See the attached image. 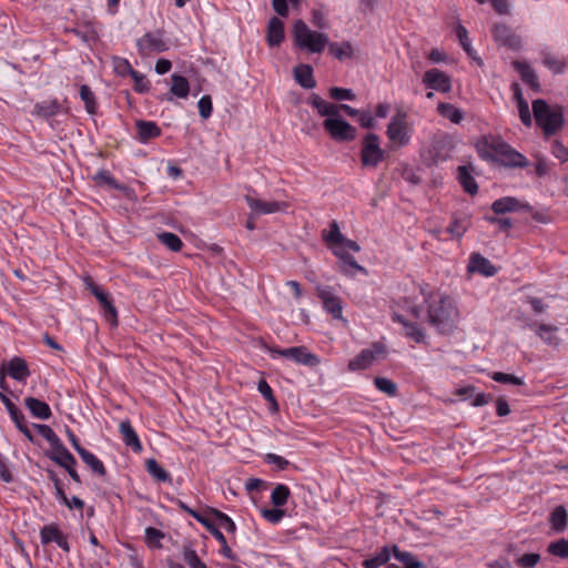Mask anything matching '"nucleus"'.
Listing matches in <instances>:
<instances>
[{
	"label": "nucleus",
	"instance_id": "423d86ee",
	"mask_svg": "<svg viewBox=\"0 0 568 568\" xmlns=\"http://www.w3.org/2000/svg\"><path fill=\"white\" fill-rule=\"evenodd\" d=\"M385 158V151L379 145V138L375 133L365 135L362 142L361 161L363 166L376 168Z\"/></svg>",
	"mask_w": 568,
	"mask_h": 568
},
{
	"label": "nucleus",
	"instance_id": "774afa93",
	"mask_svg": "<svg viewBox=\"0 0 568 568\" xmlns=\"http://www.w3.org/2000/svg\"><path fill=\"white\" fill-rule=\"evenodd\" d=\"M400 306L408 311L409 314L414 317V318H419L420 316V310L419 307L413 302L410 301L409 297H404L402 301H400Z\"/></svg>",
	"mask_w": 568,
	"mask_h": 568
},
{
	"label": "nucleus",
	"instance_id": "603ef678",
	"mask_svg": "<svg viewBox=\"0 0 568 568\" xmlns=\"http://www.w3.org/2000/svg\"><path fill=\"white\" fill-rule=\"evenodd\" d=\"M87 286L91 291V293L97 297L102 308L112 302L109 294L102 291L92 281H88Z\"/></svg>",
	"mask_w": 568,
	"mask_h": 568
},
{
	"label": "nucleus",
	"instance_id": "ea45409f",
	"mask_svg": "<svg viewBox=\"0 0 568 568\" xmlns=\"http://www.w3.org/2000/svg\"><path fill=\"white\" fill-rule=\"evenodd\" d=\"M550 523L552 529L556 531H562L567 523V511L564 506H558L554 509L550 516Z\"/></svg>",
	"mask_w": 568,
	"mask_h": 568
},
{
	"label": "nucleus",
	"instance_id": "58836bf2",
	"mask_svg": "<svg viewBox=\"0 0 568 568\" xmlns=\"http://www.w3.org/2000/svg\"><path fill=\"white\" fill-rule=\"evenodd\" d=\"M60 110V104L57 101H44L34 105L33 113L43 118H49L57 114Z\"/></svg>",
	"mask_w": 568,
	"mask_h": 568
},
{
	"label": "nucleus",
	"instance_id": "bf43d9fd",
	"mask_svg": "<svg viewBox=\"0 0 568 568\" xmlns=\"http://www.w3.org/2000/svg\"><path fill=\"white\" fill-rule=\"evenodd\" d=\"M197 106L199 113L203 119H209L211 116L213 106L210 95L202 97L197 102Z\"/></svg>",
	"mask_w": 568,
	"mask_h": 568
},
{
	"label": "nucleus",
	"instance_id": "e433bc0d",
	"mask_svg": "<svg viewBox=\"0 0 568 568\" xmlns=\"http://www.w3.org/2000/svg\"><path fill=\"white\" fill-rule=\"evenodd\" d=\"M390 552H393L390 548L383 547L376 556L365 559L363 562V567L364 568H378V567L387 564L390 558Z\"/></svg>",
	"mask_w": 568,
	"mask_h": 568
},
{
	"label": "nucleus",
	"instance_id": "864d4df0",
	"mask_svg": "<svg viewBox=\"0 0 568 568\" xmlns=\"http://www.w3.org/2000/svg\"><path fill=\"white\" fill-rule=\"evenodd\" d=\"M331 230L327 234L324 235V240L334 245H338L344 241V236L339 231V226L336 221H333L329 225Z\"/></svg>",
	"mask_w": 568,
	"mask_h": 568
},
{
	"label": "nucleus",
	"instance_id": "a18cd8bd",
	"mask_svg": "<svg viewBox=\"0 0 568 568\" xmlns=\"http://www.w3.org/2000/svg\"><path fill=\"white\" fill-rule=\"evenodd\" d=\"M547 551L556 557L567 559L568 558V540L561 538L557 541H552L548 545Z\"/></svg>",
	"mask_w": 568,
	"mask_h": 568
},
{
	"label": "nucleus",
	"instance_id": "2f4dec72",
	"mask_svg": "<svg viewBox=\"0 0 568 568\" xmlns=\"http://www.w3.org/2000/svg\"><path fill=\"white\" fill-rule=\"evenodd\" d=\"M437 111L443 118L456 124L460 123L464 119L463 111L450 103H439Z\"/></svg>",
	"mask_w": 568,
	"mask_h": 568
},
{
	"label": "nucleus",
	"instance_id": "de8ad7c7",
	"mask_svg": "<svg viewBox=\"0 0 568 568\" xmlns=\"http://www.w3.org/2000/svg\"><path fill=\"white\" fill-rule=\"evenodd\" d=\"M376 388L389 396H394L397 390L396 384L386 377H376L374 379Z\"/></svg>",
	"mask_w": 568,
	"mask_h": 568
},
{
	"label": "nucleus",
	"instance_id": "c03bdc74",
	"mask_svg": "<svg viewBox=\"0 0 568 568\" xmlns=\"http://www.w3.org/2000/svg\"><path fill=\"white\" fill-rule=\"evenodd\" d=\"M82 41L90 43L98 39V32L92 23H87L72 30Z\"/></svg>",
	"mask_w": 568,
	"mask_h": 568
},
{
	"label": "nucleus",
	"instance_id": "f257e3e1",
	"mask_svg": "<svg viewBox=\"0 0 568 568\" xmlns=\"http://www.w3.org/2000/svg\"><path fill=\"white\" fill-rule=\"evenodd\" d=\"M419 292L428 305L429 324L442 334L452 333L459 318L455 301L448 295L434 292L428 284L419 285Z\"/></svg>",
	"mask_w": 568,
	"mask_h": 568
},
{
	"label": "nucleus",
	"instance_id": "a211bd4d",
	"mask_svg": "<svg viewBox=\"0 0 568 568\" xmlns=\"http://www.w3.org/2000/svg\"><path fill=\"white\" fill-rule=\"evenodd\" d=\"M40 537L44 545L54 541L64 551L70 550L67 536L54 525L44 526L40 531Z\"/></svg>",
	"mask_w": 568,
	"mask_h": 568
},
{
	"label": "nucleus",
	"instance_id": "aec40b11",
	"mask_svg": "<svg viewBox=\"0 0 568 568\" xmlns=\"http://www.w3.org/2000/svg\"><path fill=\"white\" fill-rule=\"evenodd\" d=\"M119 430L126 446L131 447L135 453H140L142 450L139 436L132 427L130 420H122L120 423Z\"/></svg>",
	"mask_w": 568,
	"mask_h": 568
},
{
	"label": "nucleus",
	"instance_id": "9d476101",
	"mask_svg": "<svg viewBox=\"0 0 568 568\" xmlns=\"http://www.w3.org/2000/svg\"><path fill=\"white\" fill-rule=\"evenodd\" d=\"M316 292L325 311L331 313L334 318L343 320L342 301L334 294L333 288L331 286L318 285Z\"/></svg>",
	"mask_w": 568,
	"mask_h": 568
},
{
	"label": "nucleus",
	"instance_id": "1a4fd4ad",
	"mask_svg": "<svg viewBox=\"0 0 568 568\" xmlns=\"http://www.w3.org/2000/svg\"><path fill=\"white\" fill-rule=\"evenodd\" d=\"M504 143L498 136L485 135L477 141L476 149L481 159L496 162Z\"/></svg>",
	"mask_w": 568,
	"mask_h": 568
},
{
	"label": "nucleus",
	"instance_id": "052dcab7",
	"mask_svg": "<svg viewBox=\"0 0 568 568\" xmlns=\"http://www.w3.org/2000/svg\"><path fill=\"white\" fill-rule=\"evenodd\" d=\"M11 419L14 422L17 428L29 439L33 440L31 430L29 429L26 418L23 414L19 410L17 412V417H11Z\"/></svg>",
	"mask_w": 568,
	"mask_h": 568
},
{
	"label": "nucleus",
	"instance_id": "c9c22d12",
	"mask_svg": "<svg viewBox=\"0 0 568 568\" xmlns=\"http://www.w3.org/2000/svg\"><path fill=\"white\" fill-rule=\"evenodd\" d=\"M79 455L82 458V460L92 469L93 473L100 476L105 475L106 471L104 465L95 455H93L87 449L82 450Z\"/></svg>",
	"mask_w": 568,
	"mask_h": 568
},
{
	"label": "nucleus",
	"instance_id": "f704fd0d",
	"mask_svg": "<svg viewBox=\"0 0 568 568\" xmlns=\"http://www.w3.org/2000/svg\"><path fill=\"white\" fill-rule=\"evenodd\" d=\"M146 470L149 474L159 481L171 483L172 478L170 474L163 469L155 459L150 458L145 463Z\"/></svg>",
	"mask_w": 568,
	"mask_h": 568
},
{
	"label": "nucleus",
	"instance_id": "37998d69",
	"mask_svg": "<svg viewBox=\"0 0 568 568\" xmlns=\"http://www.w3.org/2000/svg\"><path fill=\"white\" fill-rule=\"evenodd\" d=\"M456 33H457V37L459 39L460 45L466 51V53L470 58L477 60L479 64H481L480 59H477L475 57V50L470 45L469 38H468V32H467L466 28L464 26H462V24H458L457 28H456Z\"/></svg>",
	"mask_w": 568,
	"mask_h": 568
},
{
	"label": "nucleus",
	"instance_id": "e2e57ef3",
	"mask_svg": "<svg viewBox=\"0 0 568 568\" xmlns=\"http://www.w3.org/2000/svg\"><path fill=\"white\" fill-rule=\"evenodd\" d=\"M467 230L466 223L455 220L447 229V232L456 239H460Z\"/></svg>",
	"mask_w": 568,
	"mask_h": 568
},
{
	"label": "nucleus",
	"instance_id": "3c124183",
	"mask_svg": "<svg viewBox=\"0 0 568 568\" xmlns=\"http://www.w3.org/2000/svg\"><path fill=\"white\" fill-rule=\"evenodd\" d=\"M329 97L335 101L355 100L356 95L351 89L333 87L329 89Z\"/></svg>",
	"mask_w": 568,
	"mask_h": 568
},
{
	"label": "nucleus",
	"instance_id": "6e6d98bb",
	"mask_svg": "<svg viewBox=\"0 0 568 568\" xmlns=\"http://www.w3.org/2000/svg\"><path fill=\"white\" fill-rule=\"evenodd\" d=\"M261 514L263 518H265L271 524H278L285 516V511L280 509V507L272 509L264 508L261 510Z\"/></svg>",
	"mask_w": 568,
	"mask_h": 568
},
{
	"label": "nucleus",
	"instance_id": "49530a36",
	"mask_svg": "<svg viewBox=\"0 0 568 568\" xmlns=\"http://www.w3.org/2000/svg\"><path fill=\"white\" fill-rule=\"evenodd\" d=\"M112 67L116 74L121 77L131 75L134 69L131 67L129 61L124 58L114 57L112 59Z\"/></svg>",
	"mask_w": 568,
	"mask_h": 568
},
{
	"label": "nucleus",
	"instance_id": "a878e982",
	"mask_svg": "<svg viewBox=\"0 0 568 568\" xmlns=\"http://www.w3.org/2000/svg\"><path fill=\"white\" fill-rule=\"evenodd\" d=\"M524 207V205L516 197L505 196L493 202L491 210L496 214H505L507 212H515Z\"/></svg>",
	"mask_w": 568,
	"mask_h": 568
},
{
	"label": "nucleus",
	"instance_id": "39448f33",
	"mask_svg": "<svg viewBox=\"0 0 568 568\" xmlns=\"http://www.w3.org/2000/svg\"><path fill=\"white\" fill-rule=\"evenodd\" d=\"M410 126L407 121V112L399 109L392 116L387 130L386 135L394 144L398 146H404L408 144L410 140Z\"/></svg>",
	"mask_w": 568,
	"mask_h": 568
},
{
	"label": "nucleus",
	"instance_id": "6ab92c4d",
	"mask_svg": "<svg viewBox=\"0 0 568 568\" xmlns=\"http://www.w3.org/2000/svg\"><path fill=\"white\" fill-rule=\"evenodd\" d=\"M513 65L525 83H527L535 92L540 91V83L538 77L534 69L527 62L514 61Z\"/></svg>",
	"mask_w": 568,
	"mask_h": 568
},
{
	"label": "nucleus",
	"instance_id": "2eb2a0df",
	"mask_svg": "<svg viewBox=\"0 0 568 568\" xmlns=\"http://www.w3.org/2000/svg\"><path fill=\"white\" fill-rule=\"evenodd\" d=\"M493 36L497 42L510 49L520 48V38L517 34H515L508 26L504 23H497L494 26Z\"/></svg>",
	"mask_w": 568,
	"mask_h": 568
},
{
	"label": "nucleus",
	"instance_id": "dca6fc26",
	"mask_svg": "<svg viewBox=\"0 0 568 568\" xmlns=\"http://www.w3.org/2000/svg\"><path fill=\"white\" fill-rule=\"evenodd\" d=\"M467 270L469 273H478L486 277L494 276L497 273V268L490 261L479 253H473L470 255Z\"/></svg>",
	"mask_w": 568,
	"mask_h": 568
},
{
	"label": "nucleus",
	"instance_id": "f3484780",
	"mask_svg": "<svg viewBox=\"0 0 568 568\" xmlns=\"http://www.w3.org/2000/svg\"><path fill=\"white\" fill-rule=\"evenodd\" d=\"M2 368L18 382H23L30 376L28 364L21 357L11 358L7 364H2Z\"/></svg>",
	"mask_w": 568,
	"mask_h": 568
},
{
	"label": "nucleus",
	"instance_id": "0eeeda50",
	"mask_svg": "<svg viewBox=\"0 0 568 568\" xmlns=\"http://www.w3.org/2000/svg\"><path fill=\"white\" fill-rule=\"evenodd\" d=\"M386 354V347L382 343H374L371 347L361 351V353L355 356L348 363V368L351 371H361L368 368L376 359L383 358Z\"/></svg>",
	"mask_w": 568,
	"mask_h": 568
},
{
	"label": "nucleus",
	"instance_id": "4be33fe9",
	"mask_svg": "<svg viewBox=\"0 0 568 568\" xmlns=\"http://www.w3.org/2000/svg\"><path fill=\"white\" fill-rule=\"evenodd\" d=\"M294 78L296 82L305 89H313L316 85V81L313 77V68L310 64L295 67Z\"/></svg>",
	"mask_w": 568,
	"mask_h": 568
},
{
	"label": "nucleus",
	"instance_id": "a19ab883",
	"mask_svg": "<svg viewBox=\"0 0 568 568\" xmlns=\"http://www.w3.org/2000/svg\"><path fill=\"white\" fill-rule=\"evenodd\" d=\"M158 239L163 245L173 252H179L183 246L181 239L174 233L162 232L158 234Z\"/></svg>",
	"mask_w": 568,
	"mask_h": 568
},
{
	"label": "nucleus",
	"instance_id": "c756f323",
	"mask_svg": "<svg viewBox=\"0 0 568 568\" xmlns=\"http://www.w3.org/2000/svg\"><path fill=\"white\" fill-rule=\"evenodd\" d=\"M530 327L535 331V333L548 345H558V338L556 337L557 327L547 324H534Z\"/></svg>",
	"mask_w": 568,
	"mask_h": 568
},
{
	"label": "nucleus",
	"instance_id": "4468645a",
	"mask_svg": "<svg viewBox=\"0 0 568 568\" xmlns=\"http://www.w3.org/2000/svg\"><path fill=\"white\" fill-rule=\"evenodd\" d=\"M280 355L291 358L296 363L308 365V366H317L320 364V359L316 355L310 353L305 347H290L277 352Z\"/></svg>",
	"mask_w": 568,
	"mask_h": 568
},
{
	"label": "nucleus",
	"instance_id": "4c0bfd02",
	"mask_svg": "<svg viewBox=\"0 0 568 568\" xmlns=\"http://www.w3.org/2000/svg\"><path fill=\"white\" fill-rule=\"evenodd\" d=\"M290 495V488L286 485L278 484L272 490L271 501L275 507H282L287 503Z\"/></svg>",
	"mask_w": 568,
	"mask_h": 568
},
{
	"label": "nucleus",
	"instance_id": "9b49d317",
	"mask_svg": "<svg viewBox=\"0 0 568 568\" xmlns=\"http://www.w3.org/2000/svg\"><path fill=\"white\" fill-rule=\"evenodd\" d=\"M423 83L428 89L442 93H448L452 90L450 77L437 68L429 69L424 73Z\"/></svg>",
	"mask_w": 568,
	"mask_h": 568
},
{
	"label": "nucleus",
	"instance_id": "f8f14e48",
	"mask_svg": "<svg viewBox=\"0 0 568 568\" xmlns=\"http://www.w3.org/2000/svg\"><path fill=\"white\" fill-rule=\"evenodd\" d=\"M136 45L142 55L160 53L168 50V45L160 33H145L138 40Z\"/></svg>",
	"mask_w": 568,
	"mask_h": 568
},
{
	"label": "nucleus",
	"instance_id": "6e6552de",
	"mask_svg": "<svg viewBox=\"0 0 568 568\" xmlns=\"http://www.w3.org/2000/svg\"><path fill=\"white\" fill-rule=\"evenodd\" d=\"M245 202L251 210V217H258L264 214L285 212L288 203L283 201H265L252 195H245Z\"/></svg>",
	"mask_w": 568,
	"mask_h": 568
},
{
	"label": "nucleus",
	"instance_id": "09e8293b",
	"mask_svg": "<svg viewBox=\"0 0 568 568\" xmlns=\"http://www.w3.org/2000/svg\"><path fill=\"white\" fill-rule=\"evenodd\" d=\"M211 514L219 520L220 525L227 531V532H235L236 526L234 521L224 513L211 508Z\"/></svg>",
	"mask_w": 568,
	"mask_h": 568
},
{
	"label": "nucleus",
	"instance_id": "5701e85b",
	"mask_svg": "<svg viewBox=\"0 0 568 568\" xmlns=\"http://www.w3.org/2000/svg\"><path fill=\"white\" fill-rule=\"evenodd\" d=\"M393 320L403 324L406 336H408L416 343H422L425 339L424 329L418 324L407 322L402 314H398L396 312L393 315Z\"/></svg>",
	"mask_w": 568,
	"mask_h": 568
},
{
	"label": "nucleus",
	"instance_id": "7ed1b4c3",
	"mask_svg": "<svg viewBox=\"0 0 568 568\" xmlns=\"http://www.w3.org/2000/svg\"><path fill=\"white\" fill-rule=\"evenodd\" d=\"M534 118L546 135H552L564 124V110L559 105L551 106L545 100L532 101Z\"/></svg>",
	"mask_w": 568,
	"mask_h": 568
},
{
	"label": "nucleus",
	"instance_id": "4d7b16f0",
	"mask_svg": "<svg viewBox=\"0 0 568 568\" xmlns=\"http://www.w3.org/2000/svg\"><path fill=\"white\" fill-rule=\"evenodd\" d=\"M183 559L191 568H209L193 549H185Z\"/></svg>",
	"mask_w": 568,
	"mask_h": 568
},
{
	"label": "nucleus",
	"instance_id": "f03ea898",
	"mask_svg": "<svg viewBox=\"0 0 568 568\" xmlns=\"http://www.w3.org/2000/svg\"><path fill=\"white\" fill-rule=\"evenodd\" d=\"M307 103L315 109L321 116H325L324 130L337 142H351L356 138V129L336 113L335 103L327 102L318 94L313 93Z\"/></svg>",
	"mask_w": 568,
	"mask_h": 568
},
{
	"label": "nucleus",
	"instance_id": "bb28decb",
	"mask_svg": "<svg viewBox=\"0 0 568 568\" xmlns=\"http://www.w3.org/2000/svg\"><path fill=\"white\" fill-rule=\"evenodd\" d=\"M51 460L60 466H67V464H77L73 455L63 446L60 442L58 445L52 446V452L49 454Z\"/></svg>",
	"mask_w": 568,
	"mask_h": 568
},
{
	"label": "nucleus",
	"instance_id": "680f3d73",
	"mask_svg": "<svg viewBox=\"0 0 568 568\" xmlns=\"http://www.w3.org/2000/svg\"><path fill=\"white\" fill-rule=\"evenodd\" d=\"M133 81H134V89L135 91L140 93H144L149 90V81L145 79V77L138 71L134 70L131 74Z\"/></svg>",
	"mask_w": 568,
	"mask_h": 568
},
{
	"label": "nucleus",
	"instance_id": "c85d7f7f",
	"mask_svg": "<svg viewBox=\"0 0 568 568\" xmlns=\"http://www.w3.org/2000/svg\"><path fill=\"white\" fill-rule=\"evenodd\" d=\"M139 139L142 142H146L153 138H156L161 134V129L156 125V123L151 121H138L136 122Z\"/></svg>",
	"mask_w": 568,
	"mask_h": 568
},
{
	"label": "nucleus",
	"instance_id": "7c9ffc66",
	"mask_svg": "<svg viewBox=\"0 0 568 568\" xmlns=\"http://www.w3.org/2000/svg\"><path fill=\"white\" fill-rule=\"evenodd\" d=\"M394 557L400 561L404 568H425V565L419 561L413 554L408 551H402L397 546L392 547Z\"/></svg>",
	"mask_w": 568,
	"mask_h": 568
},
{
	"label": "nucleus",
	"instance_id": "cd10ccee",
	"mask_svg": "<svg viewBox=\"0 0 568 568\" xmlns=\"http://www.w3.org/2000/svg\"><path fill=\"white\" fill-rule=\"evenodd\" d=\"M334 253L341 258L342 271L345 274L354 275V271H365V268L361 266L349 253L345 252L343 247L336 248Z\"/></svg>",
	"mask_w": 568,
	"mask_h": 568
},
{
	"label": "nucleus",
	"instance_id": "20e7f679",
	"mask_svg": "<svg viewBox=\"0 0 568 568\" xmlns=\"http://www.w3.org/2000/svg\"><path fill=\"white\" fill-rule=\"evenodd\" d=\"M293 39L296 47L311 53H321L328 44V37L325 33L311 30L303 20L294 23Z\"/></svg>",
	"mask_w": 568,
	"mask_h": 568
},
{
	"label": "nucleus",
	"instance_id": "69168bd1",
	"mask_svg": "<svg viewBox=\"0 0 568 568\" xmlns=\"http://www.w3.org/2000/svg\"><path fill=\"white\" fill-rule=\"evenodd\" d=\"M539 560V554H525L518 559V564L526 568H534Z\"/></svg>",
	"mask_w": 568,
	"mask_h": 568
},
{
	"label": "nucleus",
	"instance_id": "ddd939ff",
	"mask_svg": "<svg viewBox=\"0 0 568 568\" xmlns=\"http://www.w3.org/2000/svg\"><path fill=\"white\" fill-rule=\"evenodd\" d=\"M496 162L507 168H526L529 165L527 158L506 142Z\"/></svg>",
	"mask_w": 568,
	"mask_h": 568
},
{
	"label": "nucleus",
	"instance_id": "5fc2aeb1",
	"mask_svg": "<svg viewBox=\"0 0 568 568\" xmlns=\"http://www.w3.org/2000/svg\"><path fill=\"white\" fill-rule=\"evenodd\" d=\"M34 427L37 428L38 433L48 440L51 447L58 445V443L61 442L50 426L36 424Z\"/></svg>",
	"mask_w": 568,
	"mask_h": 568
},
{
	"label": "nucleus",
	"instance_id": "338daca9",
	"mask_svg": "<svg viewBox=\"0 0 568 568\" xmlns=\"http://www.w3.org/2000/svg\"><path fill=\"white\" fill-rule=\"evenodd\" d=\"M103 315L112 326L118 325V312L112 302L103 307Z\"/></svg>",
	"mask_w": 568,
	"mask_h": 568
},
{
	"label": "nucleus",
	"instance_id": "0e129e2a",
	"mask_svg": "<svg viewBox=\"0 0 568 568\" xmlns=\"http://www.w3.org/2000/svg\"><path fill=\"white\" fill-rule=\"evenodd\" d=\"M517 105H518V112H519V118H520L521 122L525 125L530 126L532 120H531V114H530L528 102L520 101V104H517Z\"/></svg>",
	"mask_w": 568,
	"mask_h": 568
},
{
	"label": "nucleus",
	"instance_id": "412c9836",
	"mask_svg": "<svg viewBox=\"0 0 568 568\" xmlns=\"http://www.w3.org/2000/svg\"><path fill=\"white\" fill-rule=\"evenodd\" d=\"M266 39L270 47H277L284 40V24L278 18L273 17L268 21Z\"/></svg>",
	"mask_w": 568,
	"mask_h": 568
},
{
	"label": "nucleus",
	"instance_id": "79ce46f5",
	"mask_svg": "<svg viewBox=\"0 0 568 568\" xmlns=\"http://www.w3.org/2000/svg\"><path fill=\"white\" fill-rule=\"evenodd\" d=\"M80 97L85 104L87 112L90 114H95L98 108L95 97L92 90L87 84L81 85Z\"/></svg>",
	"mask_w": 568,
	"mask_h": 568
},
{
	"label": "nucleus",
	"instance_id": "b1692460",
	"mask_svg": "<svg viewBox=\"0 0 568 568\" xmlns=\"http://www.w3.org/2000/svg\"><path fill=\"white\" fill-rule=\"evenodd\" d=\"M24 405L30 410V413L37 418L49 419L52 415L49 405L38 398L27 397L24 399Z\"/></svg>",
	"mask_w": 568,
	"mask_h": 568
},
{
	"label": "nucleus",
	"instance_id": "393cba45",
	"mask_svg": "<svg viewBox=\"0 0 568 568\" xmlns=\"http://www.w3.org/2000/svg\"><path fill=\"white\" fill-rule=\"evenodd\" d=\"M541 57L544 65L556 74L565 72L568 68V61L547 50L541 51Z\"/></svg>",
	"mask_w": 568,
	"mask_h": 568
},
{
	"label": "nucleus",
	"instance_id": "473e14b6",
	"mask_svg": "<svg viewBox=\"0 0 568 568\" xmlns=\"http://www.w3.org/2000/svg\"><path fill=\"white\" fill-rule=\"evenodd\" d=\"M171 93L178 98L185 99L190 92V84L186 78L172 74Z\"/></svg>",
	"mask_w": 568,
	"mask_h": 568
},
{
	"label": "nucleus",
	"instance_id": "72a5a7b5",
	"mask_svg": "<svg viewBox=\"0 0 568 568\" xmlns=\"http://www.w3.org/2000/svg\"><path fill=\"white\" fill-rule=\"evenodd\" d=\"M458 180L464 190L469 194H476L478 185L466 166L458 168Z\"/></svg>",
	"mask_w": 568,
	"mask_h": 568
},
{
	"label": "nucleus",
	"instance_id": "13d9d810",
	"mask_svg": "<svg viewBox=\"0 0 568 568\" xmlns=\"http://www.w3.org/2000/svg\"><path fill=\"white\" fill-rule=\"evenodd\" d=\"M491 378L495 382L504 383V384H514V385H523L524 384L523 378L517 377L511 374L501 373V372L493 373Z\"/></svg>",
	"mask_w": 568,
	"mask_h": 568
},
{
	"label": "nucleus",
	"instance_id": "8fccbe9b",
	"mask_svg": "<svg viewBox=\"0 0 568 568\" xmlns=\"http://www.w3.org/2000/svg\"><path fill=\"white\" fill-rule=\"evenodd\" d=\"M328 49H329V52L337 59L351 57V54H352V45L348 42H344L342 44L329 43Z\"/></svg>",
	"mask_w": 568,
	"mask_h": 568
}]
</instances>
